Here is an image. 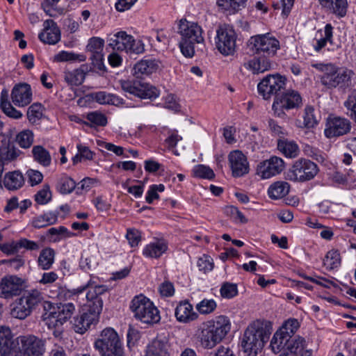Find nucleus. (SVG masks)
<instances>
[{
    "label": "nucleus",
    "instance_id": "a19ab883",
    "mask_svg": "<svg viewBox=\"0 0 356 356\" xmlns=\"http://www.w3.org/2000/svg\"><path fill=\"white\" fill-rule=\"evenodd\" d=\"M15 142L20 147L29 149L34 142V134L30 129H24L16 135Z\"/></svg>",
    "mask_w": 356,
    "mask_h": 356
},
{
    "label": "nucleus",
    "instance_id": "2f4dec72",
    "mask_svg": "<svg viewBox=\"0 0 356 356\" xmlns=\"http://www.w3.org/2000/svg\"><path fill=\"white\" fill-rule=\"evenodd\" d=\"M0 106L2 111L8 117L19 119L22 116L20 111L15 109L8 99V91L3 89L1 92Z\"/></svg>",
    "mask_w": 356,
    "mask_h": 356
},
{
    "label": "nucleus",
    "instance_id": "58836bf2",
    "mask_svg": "<svg viewBox=\"0 0 356 356\" xmlns=\"http://www.w3.org/2000/svg\"><path fill=\"white\" fill-rule=\"evenodd\" d=\"M32 154L35 161L44 167H48L51 163L50 153L42 145H35L32 149Z\"/></svg>",
    "mask_w": 356,
    "mask_h": 356
},
{
    "label": "nucleus",
    "instance_id": "473e14b6",
    "mask_svg": "<svg viewBox=\"0 0 356 356\" xmlns=\"http://www.w3.org/2000/svg\"><path fill=\"white\" fill-rule=\"evenodd\" d=\"M290 191V185L282 181H275L268 189V195L270 199L279 200L285 197Z\"/></svg>",
    "mask_w": 356,
    "mask_h": 356
},
{
    "label": "nucleus",
    "instance_id": "e433bc0d",
    "mask_svg": "<svg viewBox=\"0 0 356 356\" xmlns=\"http://www.w3.org/2000/svg\"><path fill=\"white\" fill-rule=\"evenodd\" d=\"M21 153L19 149L8 143H3L0 146V160L5 164L17 159Z\"/></svg>",
    "mask_w": 356,
    "mask_h": 356
},
{
    "label": "nucleus",
    "instance_id": "7c9ffc66",
    "mask_svg": "<svg viewBox=\"0 0 356 356\" xmlns=\"http://www.w3.org/2000/svg\"><path fill=\"white\" fill-rule=\"evenodd\" d=\"M13 335L10 329L6 326L0 327V353L6 356L10 353L13 346Z\"/></svg>",
    "mask_w": 356,
    "mask_h": 356
},
{
    "label": "nucleus",
    "instance_id": "c9c22d12",
    "mask_svg": "<svg viewBox=\"0 0 356 356\" xmlns=\"http://www.w3.org/2000/svg\"><path fill=\"white\" fill-rule=\"evenodd\" d=\"M277 149L289 158H295L299 154L298 145L294 141L284 138H280L277 140Z\"/></svg>",
    "mask_w": 356,
    "mask_h": 356
},
{
    "label": "nucleus",
    "instance_id": "bf43d9fd",
    "mask_svg": "<svg viewBox=\"0 0 356 356\" xmlns=\"http://www.w3.org/2000/svg\"><path fill=\"white\" fill-rule=\"evenodd\" d=\"M245 1H217L218 6L227 15L234 14L241 6H244Z\"/></svg>",
    "mask_w": 356,
    "mask_h": 356
},
{
    "label": "nucleus",
    "instance_id": "c85d7f7f",
    "mask_svg": "<svg viewBox=\"0 0 356 356\" xmlns=\"http://www.w3.org/2000/svg\"><path fill=\"white\" fill-rule=\"evenodd\" d=\"M134 37L128 35L125 31H120L113 35V38L109 40V45L113 49L118 51H125L127 52L128 47L133 42Z\"/></svg>",
    "mask_w": 356,
    "mask_h": 356
},
{
    "label": "nucleus",
    "instance_id": "f8f14e48",
    "mask_svg": "<svg viewBox=\"0 0 356 356\" xmlns=\"http://www.w3.org/2000/svg\"><path fill=\"white\" fill-rule=\"evenodd\" d=\"M286 79L280 74H269L257 85L258 92L264 99H269L273 95H280L285 88Z\"/></svg>",
    "mask_w": 356,
    "mask_h": 356
},
{
    "label": "nucleus",
    "instance_id": "49530a36",
    "mask_svg": "<svg viewBox=\"0 0 356 356\" xmlns=\"http://www.w3.org/2000/svg\"><path fill=\"white\" fill-rule=\"evenodd\" d=\"M78 153L72 157V161L74 165L81 162L82 160L91 161L93 159L95 153L91 151L88 147L78 144L76 145Z\"/></svg>",
    "mask_w": 356,
    "mask_h": 356
},
{
    "label": "nucleus",
    "instance_id": "39448f33",
    "mask_svg": "<svg viewBox=\"0 0 356 356\" xmlns=\"http://www.w3.org/2000/svg\"><path fill=\"white\" fill-rule=\"evenodd\" d=\"M312 67L323 72L320 78L321 82L327 88H346L350 85L353 75L350 70L339 67L331 63H315L312 64Z\"/></svg>",
    "mask_w": 356,
    "mask_h": 356
},
{
    "label": "nucleus",
    "instance_id": "0e129e2a",
    "mask_svg": "<svg viewBox=\"0 0 356 356\" xmlns=\"http://www.w3.org/2000/svg\"><path fill=\"white\" fill-rule=\"evenodd\" d=\"M293 6V1H273V8L275 10H280L282 17L286 18Z\"/></svg>",
    "mask_w": 356,
    "mask_h": 356
},
{
    "label": "nucleus",
    "instance_id": "a878e982",
    "mask_svg": "<svg viewBox=\"0 0 356 356\" xmlns=\"http://www.w3.org/2000/svg\"><path fill=\"white\" fill-rule=\"evenodd\" d=\"M90 70L87 65H81L80 67L72 71L64 72V79L70 86H78L82 84L87 73Z\"/></svg>",
    "mask_w": 356,
    "mask_h": 356
},
{
    "label": "nucleus",
    "instance_id": "4c0bfd02",
    "mask_svg": "<svg viewBox=\"0 0 356 356\" xmlns=\"http://www.w3.org/2000/svg\"><path fill=\"white\" fill-rule=\"evenodd\" d=\"M54 259L55 251L51 248H44L38 259V266L44 270H49L54 263Z\"/></svg>",
    "mask_w": 356,
    "mask_h": 356
},
{
    "label": "nucleus",
    "instance_id": "b1692460",
    "mask_svg": "<svg viewBox=\"0 0 356 356\" xmlns=\"http://www.w3.org/2000/svg\"><path fill=\"white\" fill-rule=\"evenodd\" d=\"M38 37L44 43L55 44L60 40V31L54 21L47 19L44 22V29Z\"/></svg>",
    "mask_w": 356,
    "mask_h": 356
},
{
    "label": "nucleus",
    "instance_id": "f257e3e1",
    "mask_svg": "<svg viewBox=\"0 0 356 356\" xmlns=\"http://www.w3.org/2000/svg\"><path fill=\"white\" fill-rule=\"evenodd\" d=\"M88 289L86 303L79 314L72 321V327L75 332L84 334L92 325L99 322V315L103 308L101 296L108 290L106 285H96L91 280L82 286L73 290V294H79Z\"/></svg>",
    "mask_w": 356,
    "mask_h": 356
},
{
    "label": "nucleus",
    "instance_id": "393cba45",
    "mask_svg": "<svg viewBox=\"0 0 356 356\" xmlns=\"http://www.w3.org/2000/svg\"><path fill=\"white\" fill-rule=\"evenodd\" d=\"M244 67L254 74L264 73L271 69V61L269 57L261 56L254 57L244 63Z\"/></svg>",
    "mask_w": 356,
    "mask_h": 356
},
{
    "label": "nucleus",
    "instance_id": "79ce46f5",
    "mask_svg": "<svg viewBox=\"0 0 356 356\" xmlns=\"http://www.w3.org/2000/svg\"><path fill=\"white\" fill-rule=\"evenodd\" d=\"M322 5L339 17L346 15L348 6L347 1H323Z\"/></svg>",
    "mask_w": 356,
    "mask_h": 356
},
{
    "label": "nucleus",
    "instance_id": "338daca9",
    "mask_svg": "<svg viewBox=\"0 0 356 356\" xmlns=\"http://www.w3.org/2000/svg\"><path fill=\"white\" fill-rule=\"evenodd\" d=\"M238 293L237 286L235 284L226 282L220 288V294L225 298H232Z\"/></svg>",
    "mask_w": 356,
    "mask_h": 356
},
{
    "label": "nucleus",
    "instance_id": "0eeeda50",
    "mask_svg": "<svg viewBox=\"0 0 356 356\" xmlns=\"http://www.w3.org/2000/svg\"><path fill=\"white\" fill-rule=\"evenodd\" d=\"M302 105V99L300 93L295 90H286L275 97L272 110L273 115L281 119H286V112L298 109Z\"/></svg>",
    "mask_w": 356,
    "mask_h": 356
},
{
    "label": "nucleus",
    "instance_id": "052dcab7",
    "mask_svg": "<svg viewBox=\"0 0 356 356\" xmlns=\"http://www.w3.org/2000/svg\"><path fill=\"white\" fill-rule=\"evenodd\" d=\"M217 305L213 299H203L196 305V309L202 314H209L216 309Z\"/></svg>",
    "mask_w": 356,
    "mask_h": 356
},
{
    "label": "nucleus",
    "instance_id": "6ab92c4d",
    "mask_svg": "<svg viewBox=\"0 0 356 356\" xmlns=\"http://www.w3.org/2000/svg\"><path fill=\"white\" fill-rule=\"evenodd\" d=\"M284 168V162L282 159L274 156L258 164L257 174L261 179H269L281 173Z\"/></svg>",
    "mask_w": 356,
    "mask_h": 356
},
{
    "label": "nucleus",
    "instance_id": "f03ea898",
    "mask_svg": "<svg viewBox=\"0 0 356 356\" xmlns=\"http://www.w3.org/2000/svg\"><path fill=\"white\" fill-rule=\"evenodd\" d=\"M270 323L257 320L250 323L241 337V346L245 356H257L271 334Z\"/></svg>",
    "mask_w": 356,
    "mask_h": 356
},
{
    "label": "nucleus",
    "instance_id": "603ef678",
    "mask_svg": "<svg viewBox=\"0 0 356 356\" xmlns=\"http://www.w3.org/2000/svg\"><path fill=\"white\" fill-rule=\"evenodd\" d=\"M42 106L41 104H33L27 111V118L32 124L37 123L42 117Z\"/></svg>",
    "mask_w": 356,
    "mask_h": 356
},
{
    "label": "nucleus",
    "instance_id": "ea45409f",
    "mask_svg": "<svg viewBox=\"0 0 356 356\" xmlns=\"http://www.w3.org/2000/svg\"><path fill=\"white\" fill-rule=\"evenodd\" d=\"M305 341L300 337H294L288 340L285 349L293 353V356H302L305 351H309L305 349Z\"/></svg>",
    "mask_w": 356,
    "mask_h": 356
},
{
    "label": "nucleus",
    "instance_id": "13d9d810",
    "mask_svg": "<svg viewBox=\"0 0 356 356\" xmlns=\"http://www.w3.org/2000/svg\"><path fill=\"white\" fill-rule=\"evenodd\" d=\"M47 233L49 235L55 236V238H54V241H58L65 238H70L74 235V234L70 232L64 226L51 227L48 229Z\"/></svg>",
    "mask_w": 356,
    "mask_h": 356
},
{
    "label": "nucleus",
    "instance_id": "4468645a",
    "mask_svg": "<svg viewBox=\"0 0 356 356\" xmlns=\"http://www.w3.org/2000/svg\"><path fill=\"white\" fill-rule=\"evenodd\" d=\"M17 339L21 344L17 356H42L45 352L44 341L34 335L19 336Z\"/></svg>",
    "mask_w": 356,
    "mask_h": 356
},
{
    "label": "nucleus",
    "instance_id": "09e8293b",
    "mask_svg": "<svg viewBox=\"0 0 356 356\" xmlns=\"http://www.w3.org/2000/svg\"><path fill=\"white\" fill-rule=\"evenodd\" d=\"M299 327L300 324L297 319L290 318L286 321L277 331L286 337V338L291 339Z\"/></svg>",
    "mask_w": 356,
    "mask_h": 356
},
{
    "label": "nucleus",
    "instance_id": "9b49d317",
    "mask_svg": "<svg viewBox=\"0 0 356 356\" xmlns=\"http://www.w3.org/2000/svg\"><path fill=\"white\" fill-rule=\"evenodd\" d=\"M236 34L227 24L220 25L216 30L215 43L217 49L224 56L233 55L236 51Z\"/></svg>",
    "mask_w": 356,
    "mask_h": 356
},
{
    "label": "nucleus",
    "instance_id": "bb28decb",
    "mask_svg": "<svg viewBox=\"0 0 356 356\" xmlns=\"http://www.w3.org/2000/svg\"><path fill=\"white\" fill-rule=\"evenodd\" d=\"M175 314L177 320L183 323H188L197 318V314L193 311V305L188 301L180 302L175 309Z\"/></svg>",
    "mask_w": 356,
    "mask_h": 356
},
{
    "label": "nucleus",
    "instance_id": "423d86ee",
    "mask_svg": "<svg viewBox=\"0 0 356 356\" xmlns=\"http://www.w3.org/2000/svg\"><path fill=\"white\" fill-rule=\"evenodd\" d=\"M130 309L134 317L147 324L159 322L161 317L158 309L147 298L143 295L135 296L131 302Z\"/></svg>",
    "mask_w": 356,
    "mask_h": 356
},
{
    "label": "nucleus",
    "instance_id": "c756f323",
    "mask_svg": "<svg viewBox=\"0 0 356 356\" xmlns=\"http://www.w3.org/2000/svg\"><path fill=\"white\" fill-rule=\"evenodd\" d=\"M168 250V243L163 240H156L147 245L143 253L147 257L159 258Z\"/></svg>",
    "mask_w": 356,
    "mask_h": 356
},
{
    "label": "nucleus",
    "instance_id": "20e7f679",
    "mask_svg": "<svg viewBox=\"0 0 356 356\" xmlns=\"http://www.w3.org/2000/svg\"><path fill=\"white\" fill-rule=\"evenodd\" d=\"M177 33L181 36L179 47L182 54L188 58L193 57L195 45L204 42L202 27L196 22L183 18L179 21Z\"/></svg>",
    "mask_w": 356,
    "mask_h": 356
},
{
    "label": "nucleus",
    "instance_id": "3c124183",
    "mask_svg": "<svg viewBox=\"0 0 356 356\" xmlns=\"http://www.w3.org/2000/svg\"><path fill=\"white\" fill-rule=\"evenodd\" d=\"M84 61L86 56L81 54H76L72 52H68L66 51H61L58 54H56L54 57V62H66L72 60Z\"/></svg>",
    "mask_w": 356,
    "mask_h": 356
},
{
    "label": "nucleus",
    "instance_id": "7ed1b4c3",
    "mask_svg": "<svg viewBox=\"0 0 356 356\" xmlns=\"http://www.w3.org/2000/svg\"><path fill=\"white\" fill-rule=\"evenodd\" d=\"M230 329L231 323L227 316H218L207 321L197 334L200 346L204 349H212L222 341Z\"/></svg>",
    "mask_w": 356,
    "mask_h": 356
},
{
    "label": "nucleus",
    "instance_id": "ddd939ff",
    "mask_svg": "<svg viewBox=\"0 0 356 356\" xmlns=\"http://www.w3.org/2000/svg\"><path fill=\"white\" fill-rule=\"evenodd\" d=\"M122 89L141 99H154L159 96L158 90L150 84L140 81L121 80Z\"/></svg>",
    "mask_w": 356,
    "mask_h": 356
},
{
    "label": "nucleus",
    "instance_id": "864d4df0",
    "mask_svg": "<svg viewBox=\"0 0 356 356\" xmlns=\"http://www.w3.org/2000/svg\"><path fill=\"white\" fill-rule=\"evenodd\" d=\"M333 27L330 24H327L325 26L324 32L325 35L323 38L316 40V44L314 45L316 51H319L321 49L325 47L327 42L332 43L333 36Z\"/></svg>",
    "mask_w": 356,
    "mask_h": 356
},
{
    "label": "nucleus",
    "instance_id": "4d7b16f0",
    "mask_svg": "<svg viewBox=\"0 0 356 356\" xmlns=\"http://www.w3.org/2000/svg\"><path fill=\"white\" fill-rule=\"evenodd\" d=\"M194 177L212 179L215 177V174L211 168L204 165H197L193 169Z\"/></svg>",
    "mask_w": 356,
    "mask_h": 356
},
{
    "label": "nucleus",
    "instance_id": "c03bdc74",
    "mask_svg": "<svg viewBox=\"0 0 356 356\" xmlns=\"http://www.w3.org/2000/svg\"><path fill=\"white\" fill-rule=\"evenodd\" d=\"M98 264L97 256L91 254L89 252H85L81 257L79 266L81 270L88 272L96 269Z\"/></svg>",
    "mask_w": 356,
    "mask_h": 356
},
{
    "label": "nucleus",
    "instance_id": "6e6552de",
    "mask_svg": "<svg viewBox=\"0 0 356 356\" xmlns=\"http://www.w3.org/2000/svg\"><path fill=\"white\" fill-rule=\"evenodd\" d=\"M42 300V293L38 290H31L13 302L10 314L13 318L25 319Z\"/></svg>",
    "mask_w": 356,
    "mask_h": 356
},
{
    "label": "nucleus",
    "instance_id": "774afa93",
    "mask_svg": "<svg viewBox=\"0 0 356 356\" xmlns=\"http://www.w3.org/2000/svg\"><path fill=\"white\" fill-rule=\"evenodd\" d=\"M344 106L351 111L350 117L356 118V91L353 92L344 102Z\"/></svg>",
    "mask_w": 356,
    "mask_h": 356
},
{
    "label": "nucleus",
    "instance_id": "e2e57ef3",
    "mask_svg": "<svg viewBox=\"0 0 356 356\" xmlns=\"http://www.w3.org/2000/svg\"><path fill=\"white\" fill-rule=\"evenodd\" d=\"M224 213L236 222L241 223H246L248 222L247 218L236 207L232 205L225 207L224 208Z\"/></svg>",
    "mask_w": 356,
    "mask_h": 356
},
{
    "label": "nucleus",
    "instance_id": "cd10ccee",
    "mask_svg": "<svg viewBox=\"0 0 356 356\" xmlns=\"http://www.w3.org/2000/svg\"><path fill=\"white\" fill-rule=\"evenodd\" d=\"M159 67V62L154 59L141 60L134 67V74L137 77L149 75L155 72Z\"/></svg>",
    "mask_w": 356,
    "mask_h": 356
},
{
    "label": "nucleus",
    "instance_id": "6e6d98bb",
    "mask_svg": "<svg viewBox=\"0 0 356 356\" xmlns=\"http://www.w3.org/2000/svg\"><path fill=\"white\" fill-rule=\"evenodd\" d=\"M52 195L50 187L48 184H44L42 188L38 191L35 195V201L39 204H46L51 200Z\"/></svg>",
    "mask_w": 356,
    "mask_h": 356
},
{
    "label": "nucleus",
    "instance_id": "f704fd0d",
    "mask_svg": "<svg viewBox=\"0 0 356 356\" xmlns=\"http://www.w3.org/2000/svg\"><path fill=\"white\" fill-rule=\"evenodd\" d=\"M58 212H48L35 217L31 222L35 228H43L49 225H54L58 221Z\"/></svg>",
    "mask_w": 356,
    "mask_h": 356
},
{
    "label": "nucleus",
    "instance_id": "2eb2a0df",
    "mask_svg": "<svg viewBox=\"0 0 356 356\" xmlns=\"http://www.w3.org/2000/svg\"><path fill=\"white\" fill-rule=\"evenodd\" d=\"M350 130L351 122L348 119L330 115L326 120L324 135L327 138H337L348 134Z\"/></svg>",
    "mask_w": 356,
    "mask_h": 356
},
{
    "label": "nucleus",
    "instance_id": "9d476101",
    "mask_svg": "<svg viewBox=\"0 0 356 356\" xmlns=\"http://www.w3.org/2000/svg\"><path fill=\"white\" fill-rule=\"evenodd\" d=\"M248 45L254 54L269 58L274 56L280 49V42L269 33L251 37Z\"/></svg>",
    "mask_w": 356,
    "mask_h": 356
},
{
    "label": "nucleus",
    "instance_id": "69168bd1",
    "mask_svg": "<svg viewBox=\"0 0 356 356\" xmlns=\"http://www.w3.org/2000/svg\"><path fill=\"white\" fill-rule=\"evenodd\" d=\"M213 259L208 255L204 254L200 257L197 262V266L200 271L204 273L211 271L213 268Z\"/></svg>",
    "mask_w": 356,
    "mask_h": 356
},
{
    "label": "nucleus",
    "instance_id": "a18cd8bd",
    "mask_svg": "<svg viewBox=\"0 0 356 356\" xmlns=\"http://www.w3.org/2000/svg\"><path fill=\"white\" fill-rule=\"evenodd\" d=\"M86 119L89 121V122H82V123L90 127L97 126L104 127L107 124L108 122L106 115L97 111L88 113L86 115Z\"/></svg>",
    "mask_w": 356,
    "mask_h": 356
},
{
    "label": "nucleus",
    "instance_id": "1a4fd4ad",
    "mask_svg": "<svg viewBox=\"0 0 356 356\" xmlns=\"http://www.w3.org/2000/svg\"><path fill=\"white\" fill-rule=\"evenodd\" d=\"M319 171L318 165L307 159L296 160L286 173V179L293 181L305 182L313 179Z\"/></svg>",
    "mask_w": 356,
    "mask_h": 356
},
{
    "label": "nucleus",
    "instance_id": "8fccbe9b",
    "mask_svg": "<svg viewBox=\"0 0 356 356\" xmlns=\"http://www.w3.org/2000/svg\"><path fill=\"white\" fill-rule=\"evenodd\" d=\"M289 338H286L284 334L277 331L270 341V347L272 350L275 353H279L285 348L288 340Z\"/></svg>",
    "mask_w": 356,
    "mask_h": 356
},
{
    "label": "nucleus",
    "instance_id": "72a5a7b5",
    "mask_svg": "<svg viewBox=\"0 0 356 356\" xmlns=\"http://www.w3.org/2000/svg\"><path fill=\"white\" fill-rule=\"evenodd\" d=\"M3 184L8 190H17L24 185V177L19 171L8 172L4 177Z\"/></svg>",
    "mask_w": 356,
    "mask_h": 356
},
{
    "label": "nucleus",
    "instance_id": "5701e85b",
    "mask_svg": "<svg viewBox=\"0 0 356 356\" xmlns=\"http://www.w3.org/2000/svg\"><path fill=\"white\" fill-rule=\"evenodd\" d=\"M170 345L165 337H156L146 347L145 356H170Z\"/></svg>",
    "mask_w": 356,
    "mask_h": 356
},
{
    "label": "nucleus",
    "instance_id": "680f3d73",
    "mask_svg": "<svg viewBox=\"0 0 356 356\" xmlns=\"http://www.w3.org/2000/svg\"><path fill=\"white\" fill-rule=\"evenodd\" d=\"M318 123V120H316L314 115V109L311 106H307L305 108L304 115H303V124L306 128H313Z\"/></svg>",
    "mask_w": 356,
    "mask_h": 356
},
{
    "label": "nucleus",
    "instance_id": "f3484780",
    "mask_svg": "<svg viewBox=\"0 0 356 356\" xmlns=\"http://www.w3.org/2000/svg\"><path fill=\"white\" fill-rule=\"evenodd\" d=\"M122 345L118 333L111 327L104 329L95 340L94 348L99 354Z\"/></svg>",
    "mask_w": 356,
    "mask_h": 356
},
{
    "label": "nucleus",
    "instance_id": "5fc2aeb1",
    "mask_svg": "<svg viewBox=\"0 0 356 356\" xmlns=\"http://www.w3.org/2000/svg\"><path fill=\"white\" fill-rule=\"evenodd\" d=\"M340 264V256L337 251H329L323 259V265L327 270H332Z\"/></svg>",
    "mask_w": 356,
    "mask_h": 356
},
{
    "label": "nucleus",
    "instance_id": "a211bd4d",
    "mask_svg": "<svg viewBox=\"0 0 356 356\" xmlns=\"http://www.w3.org/2000/svg\"><path fill=\"white\" fill-rule=\"evenodd\" d=\"M23 284V280L16 275L4 276L0 280V298L10 299L19 296Z\"/></svg>",
    "mask_w": 356,
    "mask_h": 356
},
{
    "label": "nucleus",
    "instance_id": "dca6fc26",
    "mask_svg": "<svg viewBox=\"0 0 356 356\" xmlns=\"http://www.w3.org/2000/svg\"><path fill=\"white\" fill-rule=\"evenodd\" d=\"M51 311L45 318L49 327H58L63 325L73 314L75 307L72 303L60 304L52 307Z\"/></svg>",
    "mask_w": 356,
    "mask_h": 356
},
{
    "label": "nucleus",
    "instance_id": "aec40b11",
    "mask_svg": "<svg viewBox=\"0 0 356 356\" xmlns=\"http://www.w3.org/2000/svg\"><path fill=\"white\" fill-rule=\"evenodd\" d=\"M228 161L234 177H241L249 172V162L247 156L241 150L231 151L228 155Z\"/></svg>",
    "mask_w": 356,
    "mask_h": 356
},
{
    "label": "nucleus",
    "instance_id": "37998d69",
    "mask_svg": "<svg viewBox=\"0 0 356 356\" xmlns=\"http://www.w3.org/2000/svg\"><path fill=\"white\" fill-rule=\"evenodd\" d=\"M58 3L59 1H43L41 6L47 15L56 17L66 12V8Z\"/></svg>",
    "mask_w": 356,
    "mask_h": 356
},
{
    "label": "nucleus",
    "instance_id": "412c9836",
    "mask_svg": "<svg viewBox=\"0 0 356 356\" xmlns=\"http://www.w3.org/2000/svg\"><path fill=\"white\" fill-rule=\"evenodd\" d=\"M104 40L100 38H92L89 40L86 49L90 53V59L95 67L99 70L104 69L103 62V49Z\"/></svg>",
    "mask_w": 356,
    "mask_h": 356
},
{
    "label": "nucleus",
    "instance_id": "de8ad7c7",
    "mask_svg": "<svg viewBox=\"0 0 356 356\" xmlns=\"http://www.w3.org/2000/svg\"><path fill=\"white\" fill-rule=\"evenodd\" d=\"M76 187L75 181L70 177H60L56 184L57 191L62 194L72 193Z\"/></svg>",
    "mask_w": 356,
    "mask_h": 356
},
{
    "label": "nucleus",
    "instance_id": "4be33fe9",
    "mask_svg": "<svg viewBox=\"0 0 356 356\" xmlns=\"http://www.w3.org/2000/svg\"><path fill=\"white\" fill-rule=\"evenodd\" d=\"M11 99L15 105L25 106L32 100V91L30 85L19 83L15 85L11 92Z\"/></svg>",
    "mask_w": 356,
    "mask_h": 356
}]
</instances>
